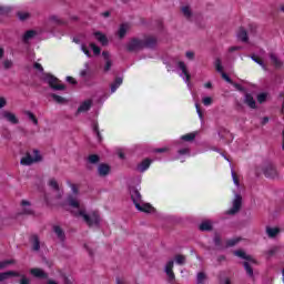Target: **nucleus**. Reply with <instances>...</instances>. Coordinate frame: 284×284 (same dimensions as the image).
<instances>
[{
	"instance_id": "1",
	"label": "nucleus",
	"mask_w": 284,
	"mask_h": 284,
	"mask_svg": "<svg viewBox=\"0 0 284 284\" xmlns=\"http://www.w3.org/2000/svg\"><path fill=\"white\" fill-rule=\"evenodd\" d=\"M159 43V39L154 36H146L144 39L131 38L126 43V52H141L142 50H154Z\"/></svg>"
},
{
	"instance_id": "2",
	"label": "nucleus",
	"mask_w": 284,
	"mask_h": 284,
	"mask_svg": "<svg viewBox=\"0 0 284 284\" xmlns=\"http://www.w3.org/2000/svg\"><path fill=\"white\" fill-rule=\"evenodd\" d=\"M79 216H81L88 227H101V214L99 211H90L89 213L81 210L79 211Z\"/></svg>"
},
{
	"instance_id": "3",
	"label": "nucleus",
	"mask_w": 284,
	"mask_h": 284,
	"mask_svg": "<svg viewBox=\"0 0 284 284\" xmlns=\"http://www.w3.org/2000/svg\"><path fill=\"white\" fill-rule=\"evenodd\" d=\"M34 156L30 153H27L24 158L20 160L21 165H32V163H41L43 161V156H41V153L39 150L34 149L33 150Z\"/></svg>"
},
{
	"instance_id": "4",
	"label": "nucleus",
	"mask_w": 284,
	"mask_h": 284,
	"mask_svg": "<svg viewBox=\"0 0 284 284\" xmlns=\"http://www.w3.org/2000/svg\"><path fill=\"white\" fill-rule=\"evenodd\" d=\"M261 170L266 179H278V171L272 162H265Z\"/></svg>"
},
{
	"instance_id": "5",
	"label": "nucleus",
	"mask_w": 284,
	"mask_h": 284,
	"mask_svg": "<svg viewBox=\"0 0 284 284\" xmlns=\"http://www.w3.org/2000/svg\"><path fill=\"white\" fill-rule=\"evenodd\" d=\"M241 207H243V196L236 193L232 201V207L226 211V214L229 216H235V214H239V212H241Z\"/></svg>"
},
{
	"instance_id": "6",
	"label": "nucleus",
	"mask_w": 284,
	"mask_h": 284,
	"mask_svg": "<svg viewBox=\"0 0 284 284\" xmlns=\"http://www.w3.org/2000/svg\"><path fill=\"white\" fill-rule=\"evenodd\" d=\"M43 81H45L52 90H65V84H58L59 79L50 73L44 74Z\"/></svg>"
},
{
	"instance_id": "7",
	"label": "nucleus",
	"mask_w": 284,
	"mask_h": 284,
	"mask_svg": "<svg viewBox=\"0 0 284 284\" xmlns=\"http://www.w3.org/2000/svg\"><path fill=\"white\" fill-rule=\"evenodd\" d=\"M129 192L136 210H141V192H139V189H136L135 186H131Z\"/></svg>"
},
{
	"instance_id": "8",
	"label": "nucleus",
	"mask_w": 284,
	"mask_h": 284,
	"mask_svg": "<svg viewBox=\"0 0 284 284\" xmlns=\"http://www.w3.org/2000/svg\"><path fill=\"white\" fill-rule=\"evenodd\" d=\"M49 185L50 187H52L54 192H57L55 194L57 201H61V199H63V191H61V189L59 187V182H57L54 179H51L49 181Z\"/></svg>"
},
{
	"instance_id": "9",
	"label": "nucleus",
	"mask_w": 284,
	"mask_h": 284,
	"mask_svg": "<svg viewBox=\"0 0 284 284\" xmlns=\"http://www.w3.org/2000/svg\"><path fill=\"white\" fill-rule=\"evenodd\" d=\"M1 116L2 119L9 121V123H12V125H18L19 123V119H17V115L10 111H2Z\"/></svg>"
},
{
	"instance_id": "10",
	"label": "nucleus",
	"mask_w": 284,
	"mask_h": 284,
	"mask_svg": "<svg viewBox=\"0 0 284 284\" xmlns=\"http://www.w3.org/2000/svg\"><path fill=\"white\" fill-rule=\"evenodd\" d=\"M90 108H92V100H85L78 108L75 116H79V114H82L83 112H89Z\"/></svg>"
},
{
	"instance_id": "11",
	"label": "nucleus",
	"mask_w": 284,
	"mask_h": 284,
	"mask_svg": "<svg viewBox=\"0 0 284 284\" xmlns=\"http://www.w3.org/2000/svg\"><path fill=\"white\" fill-rule=\"evenodd\" d=\"M236 38L239 41H242V43H247L250 41V37L247 36V30H245V27H240Z\"/></svg>"
},
{
	"instance_id": "12",
	"label": "nucleus",
	"mask_w": 284,
	"mask_h": 284,
	"mask_svg": "<svg viewBox=\"0 0 284 284\" xmlns=\"http://www.w3.org/2000/svg\"><path fill=\"white\" fill-rule=\"evenodd\" d=\"M174 268V260H171L166 263L164 272L165 274L169 276V281H174L175 276H174V271H172Z\"/></svg>"
},
{
	"instance_id": "13",
	"label": "nucleus",
	"mask_w": 284,
	"mask_h": 284,
	"mask_svg": "<svg viewBox=\"0 0 284 284\" xmlns=\"http://www.w3.org/2000/svg\"><path fill=\"white\" fill-rule=\"evenodd\" d=\"M54 234L58 236L60 243H65V231L59 225H53L52 227Z\"/></svg>"
},
{
	"instance_id": "14",
	"label": "nucleus",
	"mask_w": 284,
	"mask_h": 284,
	"mask_svg": "<svg viewBox=\"0 0 284 284\" xmlns=\"http://www.w3.org/2000/svg\"><path fill=\"white\" fill-rule=\"evenodd\" d=\"M111 168L110 164L101 163L98 165V174L99 176H108L110 174Z\"/></svg>"
},
{
	"instance_id": "15",
	"label": "nucleus",
	"mask_w": 284,
	"mask_h": 284,
	"mask_svg": "<svg viewBox=\"0 0 284 284\" xmlns=\"http://www.w3.org/2000/svg\"><path fill=\"white\" fill-rule=\"evenodd\" d=\"M30 243H32L33 252H39V250H41V241L39 240V235L37 234L31 235Z\"/></svg>"
},
{
	"instance_id": "16",
	"label": "nucleus",
	"mask_w": 284,
	"mask_h": 284,
	"mask_svg": "<svg viewBox=\"0 0 284 284\" xmlns=\"http://www.w3.org/2000/svg\"><path fill=\"white\" fill-rule=\"evenodd\" d=\"M93 37H95L97 41H99L101 45H108V43H110V41L108 40V37L103 34L101 31L94 32Z\"/></svg>"
},
{
	"instance_id": "17",
	"label": "nucleus",
	"mask_w": 284,
	"mask_h": 284,
	"mask_svg": "<svg viewBox=\"0 0 284 284\" xmlns=\"http://www.w3.org/2000/svg\"><path fill=\"white\" fill-rule=\"evenodd\" d=\"M30 274L36 278H48V273L41 268H31Z\"/></svg>"
},
{
	"instance_id": "18",
	"label": "nucleus",
	"mask_w": 284,
	"mask_h": 284,
	"mask_svg": "<svg viewBox=\"0 0 284 284\" xmlns=\"http://www.w3.org/2000/svg\"><path fill=\"white\" fill-rule=\"evenodd\" d=\"M270 59L276 70H281V68H283V61L278 59V55L275 53H270Z\"/></svg>"
},
{
	"instance_id": "19",
	"label": "nucleus",
	"mask_w": 284,
	"mask_h": 284,
	"mask_svg": "<svg viewBox=\"0 0 284 284\" xmlns=\"http://www.w3.org/2000/svg\"><path fill=\"white\" fill-rule=\"evenodd\" d=\"M244 103L248 105V108H251L252 110H256V100H254V97H252V94H245Z\"/></svg>"
},
{
	"instance_id": "20",
	"label": "nucleus",
	"mask_w": 284,
	"mask_h": 284,
	"mask_svg": "<svg viewBox=\"0 0 284 284\" xmlns=\"http://www.w3.org/2000/svg\"><path fill=\"white\" fill-rule=\"evenodd\" d=\"M178 65H179L180 70H182V74H184V77H185V82L190 83L191 75H190V72L187 71V67L185 65V62L180 61L178 63Z\"/></svg>"
},
{
	"instance_id": "21",
	"label": "nucleus",
	"mask_w": 284,
	"mask_h": 284,
	"mask_svg": "<svg viewBox=\"0 0 284 284\" xmlns=\"http://www.w3.org/2000/svg\"><path fill=\"white\" fill-rule=\"evenodd\" d=\"M12 276H19V272H17V271H7V272H3V273H0V283H2V281H8V278H10Z\"/></svg>"
},
{
	"instance_id": "22",
	"label": "nucleus",
	"mask_w": 284,
	"mask_h": 284,
	"mask_svg": "<svg viewBox=\"0 0 284 284\" xmlns=\"http://www.w3.org/2000/svg\"><path fill=\"white\" fill-rule=\"evenodd\" d=\"M213 243L215 247H217L219 250H223V240H222L221 233L219 232L214 233Z\"/></svg>"
},
{
	"instance_id": "23",
	"label": "nucleus",
	"mask_w": 284,
	"mask_h": 284,
	"mask_svg": "<svg viewBox=\"0 0 284 284\" xmlns=\"http://www.w3.org/2000/svg\"><path fill=\"white\" fill-rule=\"evenodd\" d=\"M181 12H182L183 17L186 18L187 21H192L193 12H192V8H190V6L182 7Z\"/></svg>"
},
{
	"instance_id": "24",
	"label": "nucleus",
	"mask_w": 284,
	"mask_h": 284,
	"mask_svg": "<svg viewBox=\"0 0 284 284\" xmlns=\"http://www.w3.org/2000/svg\"><path fill=\"white\" fill-rule=\"evenodd\" d=\"M213 229L212 222L210 221H204L199 226L200 232H212Z\"/></svg>"
},
{
	"instance_id": "25",
	"label": "nucleus",
	"mask_w": 284,
	"mask_h": 284,
	"mask_svg": "<svg viewBox=\"0 0 284 284\" xmlns=\"http://www.w3.org/2000/svg\"><path fill=\"white\" fill-rule=\"evenodd\" d=\"M152 164V160L145 159L138 165V172H145L148 168Z\"/></svg>"
},
{
	"instance_id": "26",
	"label": "nucleus",
	"mask_w": 284,
	"mask_h": 284,
	"mask_svg": "<svg viewBox=\"0 0 284 284\" xmlns=\"http://www.w3.org/2000/svg\"><path fill=\"white\" fill-rule=\"evenodd\" d=\"M34 37H37V31L29 30L23 34L22 41L23 43H28V41H30V39H34Z\"/></svg>"
},
{
	"instance_id": "27",
	"label": "nucleus",
	"mask_w": 284,
	"mask_h": 284,
	"mask_svg": "<svg viewBox=\"0 0 284 284\" xmlns=\"http://www.w3.org/2000/svg\"><path fill=\"white\" fill-rule=\"evenodd\" d=\"M281 229L278 227H266V234L270 236V239H274L277 234H280Z\"/></svg>"
},
{
	"instance_id": "28",
	"label": "nucleus",
	"mask_w": 284,
	"mask_h": 284,
	"mask_svg": "<svg viewBox=\"0 0 284 284\" xmlns=\"http://www.w3.org/2000/svg\"><path fill=\"white\" fill-rule=\"evenodd\" d=\"M68 203L70 207H74L75 210H79V207H81V204L79 203V201L72 195L68 196Z\"/></svg>"
},
{
	"instance_id": "29",
	"label": "nucleus",
	"mask_w": 284,
	"mask_h": 284,
	"mask_svg": "<svg viewBox=\"0 0 284 284\" xmlns=\"http://www.w3.org/2000/svg\"><path fill=\"white\" fill-rule=\"evenodd\" d=\"M123 83V78H115L114 82L111 84V93L116 92V89Z\"/></svg>"
},
{
	"instance_id": "30",
	"label": "nucleus",
	"mask_w": 284,
	"mask_h": 284,
	"mask_svg": "<svg viewBox=\"0 0 284 284\" xmlns=\"http://www.w3.org/2000/svg\"><path fill=\"white\" fill-rule=\"evenodd\" d=\"M244 270L246 272V274L250 276V278H254V268H252V265L250 264V262H244Z\"/></svg>"
},
{
	"instance_id": "31",
	"label": "nucleus",
	"mask_w": 284,
	"mask_h": 284,
	"mask_svg": "<svg viewBox=\"0 0 284 284\" xmlns=\"http://www.w3.org/2000/svg\"><path fill=\"white\" fill-rule=\"evenodd\" d=\"M125 34H128V24H121L118 30L119 39H124Z\"/></svg>"
},
{
	"instance_id": "32",
	"label": "nucleus",
	"mask_w": 284,
	"mask_h": 284,
	"mask_svg": "<svg viewBox=\"0 0 284 284\" xmlns=\"http://www.w3.org/2000/svg\"><path fill=\"white\" fill-rule=\"evenodd\" d=\"M100 161H101V156L97 154H91L88 156V163H90L91 165H97L99 164Z\"/></svg>"
},
{
	"instance_id": "33",
	"label": "nucleus",
	"mask_w": 284,
	"mask_h": 284,
	"mask_svg": "<svg viewBox=\"0 0 284 284\" xmlns=\"http://www.w3.org/2000/svg\"><path fill=\"white\" fill-rule=\"evenodd\" d=\"M14 277L20 278L19 284H32V281L24 274L19 273V275H14Z\"/></svg>"
},
{
	"instance_id": "34",
	"label": "nucleus",
	"mask_w": 284,
	"mask_h": 284,
	"mask_svg": "<svg viewBox=\"0 0 284 284\" xmlns=\"http://www.w3.org/2000/svg\"><path fill=\"white\" fill-rule=\"evenodd\" d=\"M205 281H207V275L203 272L197 273L196 283L203 284V283H205Z\"/></svg>"
},
{
	"instance_id": "35",
	"label": "nucleus",
	"mask_w": 284,
	"mask_h": 284,
	"mask_svg": "<svg viewBox=\"0 0 284 284\" xmlns=\"http://www.w3.org/2000/svg\"><path fill=\"white\" fill-rule=\"evenodd\" d=\"M214 67H215L216 72H220V74H222V72H223V64H222L220 58L215 59Z\"/></svg>"
},
{
	"instance_id": "36",
	"label": "nucleus",
	"mask_w": 284,
	"mask_h": 284,
	"mask_svg": "<svg viewBox=\"0 0 284 284\" xmlns=\"http://www.w3.org/2000/svg\"><path fill=\"white\" fill-rule=\"evenodd\" d=\"M251 59H252V61H254L255 63L261 65V68H263V70H267V67L265 65V62H263V60L256 58V55H251Z\"/></svg>"
},
{
	"instance_id": "37",
	"label": "nucleus",
	"mask_w": 284,
	"mask_h": 284,
	"mask_svg": "<svg viewBox=\"0 0 284 284\" xmlns=\"http://www.w3.org/2000/svg\"><path fill=\"white\" fill-rule=\"evenodd\" d=\"M26 114L28 115V118L30 119V121H32L33 125H39V120L37 119V116L34 115V113L30 112V111H26Z\"/></svg>"
},
{
	"instance_id": "38",
	"label": "nucleus",
	"mask_w": 284,
	"mask_h": 284,
	"mask_svg": "<svg viewBox=\"0 0 284 284\" xmlns=\"http://www.w3.org/2000/svg\"><path fill=\"white\" fill-rule=\"evenodd\" d=\"M185 255L178 254L175 255V262L178 265H185Z\"/></svg>"
},
{
	"instance_id": "39",
	"label": "nucleus",
	"mask_w": 284,
	"mask_h": 284,
	"mask_svg": "<svg viewBox=\"0 0 284 284\" xmlns=\"http://www.w3.org/2000/svg\"><path fill=\"white\" fill-rule=\"evenodd\" d=\"M51 98L53 99V101H55V103H65V98L57 95V93H52Z\"/></svg>"
},
{
	"instance_id": "40",
	"label": "nucleus",
	"mask_w": 284,
	"mask_h": 284,
	"mask_svg": "<svg viewBox=\"0 0 284 284\" xmlns=\"http://www.w3.org/2000/svg\"><path fill=\"white\" fill-rule=\"evenodd\" d=\"M139 212H146L150 213L152 210V205H150L149 203H145L143 205L140 204V209H138Z\"/></svg>"
},
{
	"instance_id": "41",
	"label": "nucleus",
	"mask_w": 284,
	"mask_h": 284,
	"mask_svg": "<svg viewBox=\"0 0 284 284\" xmlns=\"http://www.w3.org/2000/svg\"><path fill=\"white\" fill-rule=\"evenodd\" d=\"M14 260H7L3 262H0V270H6L8 265H14Z\"/></svg>"
},
{
	"instance_id": "42",
	"label": "nucleus",
	"mask_w": 284,
	"mask_h": 284,
	"mask_svg": "<svg viewBox=\"0 0 284 284\" xmlns=\"http://www.w3.org/2000/svg\"><path fill=\"white\" fill-rule=\"evenodd\" d=\"M234 255L235 256H239L240 258H244V261H247V257L250 256V255H247L244 251H242V250H237V251H235L234 252Z\"/></svg>"
},
{
	"instance_id": "43",
	"label": "nucleus",
	"mask_w": 284,
	"mask_h": 284,
	"mask_svg": "<svg viewBox=\"0 0 284 284\" xmlns=\"http://www.w3.org/2000/svg\"><path fill=\"white\" fill-rule=\"evenodd\" d=\"M194 139H196L195 133H189V134L182 135L181 138L182 141H194Z\"/></svg>"
},
{
	"instance_id": "44",
	"label": "nucleus",
	"mask_w": 284,
	"mask_h": 284,
	"mask_svg": "<svg viewBox=\"0 0 284 284\" xmlns=\"http://www.w3.org/2000/svg\"><path fill=\"white\" fill-rule=\"evenodd\" d=\"M241 242V239H232L226 241V247H234V245H237Z\"/></svg>"
},
{
	"instance_id": "45",
	"label": "nucleus",
	"mask_w": 284,
	"mask_h": 284,
	"mask_svg": "<svg viewBox=\"0 0 284 284\" xmlns=\"http://www.w3.org/2000/svg\"><path fill=\"white\" fill-rule=\"evenodd\" d=\"M90 48L92 49L95 57H99V54H101V48H99L95 43H90Z\"/></svg>"
},
{
	"instance_id": "46",
	"label": "nucleus",
	"mask_w": 284,
	"mask_h": 284,
	"mask_svg": "<svg viewBox=\"0 0 284 284\" xmlns=\"http://www.w3.org/2000/svg\"><path fill=\"white\" fill-rule=\"evenodd\" d=\"M93 132H95L99 141L101 142L103 140V138L101 136V132L99 131V123H93Z\"/></svg>"
},
{
	"instance_id": "47",
	"label": "nucleus",
	"mask_w": 284,
	"mask_h": 284,
	"mask_svg": "<svg viewBox=\"0 0 284 284\" xmlns=\"http://www.w3.org/2000/svg\"><path fill=\"white\" fill-rule=\"evenodd\" d=\"M265 101H267V93H260L257 95V102L258 103H265Z\"/></svg>"
},
{
	"instance_id": "48",
	"label": "nucleus",
	"mask_w": 284,
	"mask_h": 284,
	"mask_svg": "<svg viewBox=\"0 0 284 284\" xmlns=\"http://www.w3.org/2000/svg\"><path fill=\"white\" fill-rule=\"evenodd\" d=\"M81 50L89 59L92 57V53H90V50L84 43L81 44Z\"/></svg>"
},
{
	"instance_id": "49",
	"label": "nucleus",
	"mask_w": 284,
	"mask_h": 284,
	"mask_svg": "<svg viewBox=\"0 0 284 284\" xmlns=\"http://www.w3.org/2000/svg\"><path fill=\"white\" fill-rule=\"evenodd\" d=\"M103 70L104 72H110V70H112V60H105Z\"/></svg>"
},
{
	"instance_id": "50",
	"label": "nucleus",
	"mask_w": 284,
	"mask_h": 284,
	"mask_svg": "<svg viewBox=\"0 0 284 284\" xmlns=\"http://www.w3.org/2000/svg\"><path fill=\"white\" fill-rule=\"evenodd\" d=\"M232 179L236 187H240L241 183L239 182V176H236V172L232 171Z\"/></svg>"
},
{
	"instance_id": "51",
	"label": "nucleus",
	"mask_w": 284,
	"mask_h": 284,
	"mask_svg": "<svg viewBox=\"0 0 284 284\" xmlns=\"http://www.w3.org/2000/svg\"><path fill=\"white\" fill-rule=\"evenodd\" d=\"M3 68L4 70H10V68H12V60H4Z\"/></svg>"
},
{
	"instance_id": "52",
	"label": "nucleus",
	"mask_w": 284,
	"mask_h": 284,
	"mask_svg": "<svg viewBox=\"0 0 284 284\" xmlns=\"http://www.w3.org/2000/svg\"><path fill=\"white\" fill-rule=\"evenodd\" d=\"M20 21H26L30 17V13L18 12Z\"/></svg>"
},
{
	"instance_id": "53",
	"label": "nucleus",
	"mask_w": 284,
	"mask_h": 284,
	"mask_svg": "<svg viewBox=\"0 0 284 284\" xmlns=\"http://www.w3.org/2000/svg\"><path fill=\"white\" fill-rule=\"evenodd\" d=\"M248 32H250V34H253V37H256V26L250 24Z\"/></svg>"
},
{
	"instance_id": "54",
	"label": "nucleus",
	"mask_w": 284,
	"mask_h": 284,
	"mask_svg": "<svg viewBox=\"0 0 284 284\" xmlns=\"http://www.w3.org/2000/svg\"><path fill=\"white\" fill-rule=\"evenodd\" d=\"M221 74H222V79H224V81H226V83H234L232 81V78H230V75H227V73L222 72Z\"/></svg>"
},
{
	"instance_id": "55",
	"label": "nucleus",
	"mask_w": 284,
	"mask_h": 284,
	"mask_svg": "<svg viewBox=\"0 0 284 284\" xmlns=\"http://www.w3.org/2000/svg\"><path fill=\"white\" fill-rule=\"evenodd\" d=\"M276 252H278V246H274L271 250H268L267 255L268 256H274V254H276Z\"/></svg>"
},
{
	"instance_id": "56",
	"label": "nucleus",
	"mask_w": 284,
	"mask_h": 284,
	"mask_svg": "<svg viewBox=\"0 0 284 284\" xmlns=\"http://www.w3.org/2000/svg\"><path fill=\"white\" fill-rule=\"evenodd\" d=\"M246 261H248L250 265H258V262L252 257V255H248L246 257Z\"/></svg>"
},
{
	"instance_id": "57",
	"label": "nucleus",
	"mask_w": 284,
	"mask_h": 284,
	"mask_svg": "<svg viewBox=\"0 0 284 284\" xmlns=\"http://www.w3.org/2000/svg\"><path fill=\"white\" fill-rule=\"evenodd\" d=\"M195 108H196V112L199 114V118L201 119V121H203V111H201V105L199 103H196Z\"/></svg>"
},
{
	"instance_id": "58",
	"label": "nucleus",
	"mask_w": 284,
	"mask_h": 284,
	"mask_svg": "<svg viewBox=\"0 0 284 284\" xmlns=\"http://www.w3.org/2000/svg\"><path fill=\"white\" fill-rule=\"evenodd\" d=\"M102 57L104 59V61H110L112 60L111 55H110V51H103L102 52Z\"/></svg>"
},
{
	"instance_id": "59",
	"label": "nucleus",
	"mask_w": 284,
	"mask_h": 284,
	"mask_svg": "<svg viewBox=\"0 0 284 284\" xmlns=\"http://www.w3.org/2000/svg\"><path fill=\"white\" fill-rule=\"evenodd\" d=\"M203 105H212V98L206 97L202 100Z\"/></svg>"
},
{
	"instance_id": "60",
	"label": "nucleus",
	"mask_w": 284,
	"mask_h": 284,
	"mask_svg": "<svg viewBox=\"0 0 284 284\" xmlns=\"http://www.w3.org/2000/svg\"><path fill=\"white\" fill-rule=\"evenodd\" d=\"M68 184L70 185L73 194H79V189L77 187V184H72L70 182H68Z\"/></svg>"
},
{
	"instance_id": "61",
	"label": "nucleus",
	"mask_w": 284,
	"mask_h": 284,
	"mask_svg": "<svg viewBox=\"0 0 284 284\" xmlns=\"http://www.w3.org/2000/svg\"><path fill=\"white\" fill-rule=\"evenodd\" d=\"M20 214L32 215V214H34V211H32V209H23Z\"/></svg>"
},
{
	"instance_id": "62",
	"label": "nucleus",
	"mask_w": 284,
	"mask_h": 284,
	"mask_svg": "<svg viewBox=\"0 0 284 284\" xmlns=\"http://www.w3.org/2000/svg\"><path fill=\"white\" fill-rule=\"evenodd\" d=\"M234 88L239 90V92H245V89L243 88V85L239 84V83H233Z\"/></svg>"
},
{
	"instance_id": "63",
	"label": "nucleus",
	"mask_w": 284,
	"mask_h": 284,
	"mask_svg": "<svg viewBox=\"0 0 284 284\" xmlns=\"http://www.w3.org/2000/svg\"><path fill=\"white\" fill-rule=\"evenodd\" d=\"M186 59H190V61H194V52L187 51L186 52Z\"/></svg>"
},
{
	"instance_id": "64",
	"label": "nucleus",
	"mask_w": 284,
	"mask_h": 284,
	"mask_svg": "<svg viewBox=\"0 0 284 284\" xmlns=\"http://www.w3.org/2000/svg\"><path fill=\"white\" fill-rule=\"evenodd\" d=\"M63 277V283L64 284H72V280H70V277L65 276V275H62Z\"/></svg>"
}]
</instances>
